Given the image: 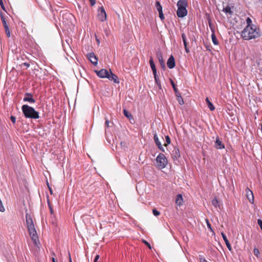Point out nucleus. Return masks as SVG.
<instances>
[{
    "label": "nucleus",
    "instance_id": "3c124183",
    "mask_svg": "<svg viewBox=\"0 0 262 262\" xmlns=\"http://www.w3.org/2000/svg\"><path fill=\"white\" fill-rule=\"evenodd\" d=\"M201 262H208L204 258H201Z\"/></svg>",
    "mask_w": 262,
    "mask_h": 262
},
{
    "label": "nucleus",
    "instance_id": "a19ab883",
    "mask_svg": "<svg viewBox=\"0 0 262 262\" xmlns=\"http://www.w3.org/2000/svg\"><path fill=\"white\" fill-rule=\"evenodd\" d=\"M109 124H110V121L108 119H105V125L106 127H109Z\"/></svg>",
    "mask_w": 262,
    "mask_h": 262
},
{
    "label": "nucleus",
    "instance_id": "f3484780",
    "mask_svg": "<svg viewBox=\"0 0 262 262\" xmlns=\"http://www.w3.org/2000/svg\"><path fill=\"white\" fill-rule=\"evenodd\" d=\"M149 64H150V67L151 68V70L152 71L153 74L154 75L157 74V70H156V66L154 63L153 59L151 57L150 58V59H149Z\"/></svg>",
    "mask_w": 262,
    "mask_h": 262
},
{
    "label": "nucleus",
    "instance_id": "5fc2aeb1",
    "mask_svg": "<svg viewBox=\"0 0 262 262\" xmlns=\"http://www.w3.org/2000/svg\"><path fill=\"white\" fill-rule=\"evenodd\" d=\"M179 93H180L178 92V91H177V93H176V96L177 98H178V96H179Z\"/></svg>",
    "mask_w": 262,
    "mask_h": 262
},
{
    "label": "nucleus",
    "instance_id": "864d4df0",
    "mask_svg": "<svg viewBox=\"0 0 262 262\" xmlns=\"http://www.w3.org/2000/svg\"><path fill=\"white\" fill-rule=\"evenodd\" d=\"M185 51H186V52L187 53H188V52H189V49H188L187 46L186 47V48H185Z\"/></svg>",
    "mask_w": 262,
    "mask_h": 262
},
{
    "label": "nucleus",
    "instance_id": "39448f33",
    "mask_svg": "<svg viewBox=\"0 0 262 262\" xmlns=\"http://www.w3.org/2000/svg\"><path fill=\"white\" fill-rule=\"evenodd\" d=\"M156 162L157 167L159 169H161L166 166L168 161L165 156L163 154L160 153L156 158Z\"/></svg>",
    "mask_w": 262,
    "mask_h": 262
},
{
    "label": "nucleus",
    "instance_id": "412c9836",
    "mask_svg": "<svg viewBox=\"0 0 262 262\" xmlns=\"http://www.w3.org/2000/svg\"><path fill=\"white\" fill-rule=\"evenodd\" d=\"M123 114L128 119L130 120L131 119H133L132 114L125 109L123 110Z\"/></svg>",
    "mask_w": 262,
    "mask_h": 262
},
{
    "label": "nucleus",
    "instance_id": "a878e982",
    "mask_svg": "<svg viewBox=\"0 0 262 262\" xmlns=\"http://www.w3.org/2000/svg\"><path fill=\"white\" fill-rule=\"evenodd\" d=\"M212 204L216 208L219 206V203L216 198H214L212 200Z\"/></svg>",
    "mask_w": 262,
    "mask_h": 262
},
{
    "label": "nucleus",
    "instance_id": "c9c22d12",
    "mask_svg": "<svg viewBox=\"0 0 262 262\" xmlns=\"http://www.w3.org/2000/svg\"><path fill=\"white\" fill-rule=\"evenodd\" d=\"M48 203L49 207V209H50V212H51V214H53V208H52V206H51V204H50V203L49 201H48Z\"/></svg>",
    "mask_w": 262,
    "mask_h": 262
},
{
    "label": "nucleus",
    "instance_id": "de8ad7c7",
    "mask_svg": "<svg viewBox=\"0 0 262 262\" xmlns=\"http://www.w3.org/2000/svg\"><path fill=\"white\" fill-rule=\"evenodd\" d=\"M99 258V256L98 255H97L95 257V259H94V262H97V261L98 260V259Z\"/></svg>",
    "mask_w": 262,
    "mask_h": 262
},
{
    "label": "nucleus",
    "instance_id": "2f4dec72",
    "mask_svg": "<svg viewBox=\"0 0 262 262\" xmlns=\"http://www.w3.org/2000/svg\"><path fill=\"white\" fill-rule=\"evenodd\" d=\"M152 213L155 216H158L160 214V212L156 209L152 210Z\"/></svg>",
    "mask_w": 262,
    "mask_h": 262
},
{
    "label": "nucleus",
    "instance_id": "8fccbe9b",
    "mask_svg": "<svg viewBox=\"0 0 262 262\" xmlns=\"http://www.w3.org/2000/svg\"><path fill=\"white\" fill-rule=\"evenodd\" d=\"M0 5L3 10H5L3 2L2 3V4H0Z\"/></svg>",
    "mask_w": 262,
    "mask_h": 262
},
{
    "label": "nucleus",
    "instance_id": "ddd939ff",
    "mask_svg": "<svg viewBox=\"0 0 262 262\" xmlns=\"http://www.w3.org/2000/svg\"><path fill=\"white\" fill-rule=\"evenodd\" d=\"M167 67L170 69L173 68L175 67V65H176L175 60H174V58L172 55H171L169 57V58L167 60Z\"/></svg>",
    "mask_w": 262,
    "mask_h": 262
},
{
    "label": "nucleus",
    "instance_id": "a18cd8bd",
    "mask_svg": "<svg viewBox=\"0 0 262 262\" xmlns=\"http://www.w3.org/2000/svg\"><path fill=\"white\" fill-rule=\"evenodd\" d=\"M22 65L26 66L27 68H29L30 67V64L27 62H24L22 64Z\"/></svg>",
    "mask_w": 262,
    "mask_h": 262
},
{
    "label": "nucleus",
    "instance_id": "a211bd4d",
    "mask_svg": "<svg viewBox=\"0 0 262 262\" xmlns=\"http://www.w3.org/2000/svg\"><path fill=\"white\" fill-rule=\"evenodd\" d=\"M183 202V199L182 195L180 194H178L177 195L176 199V203L178 206H181Z\"/></svg>",
    "mask_w": 262,
    "mask_h": 262
},
{
    "label": "nucleus",
    "instance_id": "58836bf2",
    "mask_svg": "<svg viewBox=\"0 0 262 262\" xmlns=\"http://www.w3.org/2000/svg\"><path fill=\"white\" fill-rule=\"evenodd\" d=\"M143 243H144L145 245H146L148 246V247L150 249H151V246H150V244H149L147 241H146L144 240V241H143Z\"/></svg>",
    "mask_w": 262,
    "mask_h": 262
},
{
    "label": "nucleus",
    "instance_id": "e433bc0d",
    "mask_svg": "<svg viewBox=\"0 0 262 262\" xmlns=\"http://www.w3.org/2000/svg\"><path fill=\"white\" fill-rule=\"evenodd\" d=\"M10 120L13 123H15L16 121V118L13 116H11L10 117Z\"/></svg>",
    "mask_w": 262,
    "mask_h": 262
},
{
    "label": "nucleus",
    "instance_id": "c03bdc74",
    "mask_svg": "<svg viewBox=\"0 0 262 262\" xmlns=\"http://www.w3.org/2000/svg\"><path fill=\"white\" fill-rule=\"evenodd\" d=\"M2 23L4 28L8 26L7 24L6 20H4L3 21H2Z\"/></svg>",
    "mask_w": 262,
    "mask_h": 262
},
{
    "label": "nucleus",
    "instance_id": "bf43d9fd",
    "mask_svg": "<svg viewBox=\"0 0 262 262\" xmlns=\"http://www.w3.org/2000/svg\"><path fill=\"white\" fill-rule=\"evenodd\" d=\"M164 145L165 146H167V144H165Z\"/></svg>",
    "mask_w": 262,
    "mask_h": 262
},
{
    "label": "nucleus",
    "instance_id": "c85d7f7f",
    "mask_svg": "<svg viewBox=\"0 0 262 262\" xmlns=\"http://www.w3.org/2000/svg\"><path fill=\"white\" fill-rule=\"evenodd\" d=\"M246 22L247 26H255L254 25L252 24V20L249 17L247 18Z\"/></svg>",
    "mask_w": 262,
    "mask_h": 262
},
{
    "label": "nucleus",
    "instance_id": "6ab92c4d",
    "mask_svg": "<svg viewBox=\"0 0 262 262\" xmlns=\"http://www.w3.org/2000/svg\"><path fill=\"white\" fill-rule=\"evenodd\" d=\"M154 78H155V80L156 83L157 85H158V88L160 90H162V85H161L160 81L159 80V77H158V76L157 75V74H156V75H154Z\"/></svg>",
    "mask_w": 262,
    "mask_h": 262
},
{
    "label": "nucleus",
    "instance_id": "4c0bfd02",
    "mask_svg": "<svg viewBox=\"0 0 262 262\" xmlns=\"http://www.w3.org/2000/svg\"><path fill=\"white\" fill-rule=\"evenodd\" d=\"M207 221V227L209 229H210L211 231H212V229L211 228V224L209 223V221L208 220H206Z\"/></svg>",
    "mask_w": 262,
    "mask_h": 262
},
{
    "label": "nucleus",
    "instance_id": "4be33fe9",
    "mask_svg": "<svg viewBox=\"0 0 262 262\" xmlns=\"http://www.w3.org/2000/svg\"><path fill=\"white\" fill-rule=\"evenodd\" d=\"M223 11L224 12L227 14L231 15L233 12L231 11L230 7L227 6L226 8H224Z\"/></svg>",
    "mask_w": 262,
    "mask_h": 262
},
{
    "label": "nucleus",
    "instance_id": "393cba45",
    "mask_svg": "<svg viewBox=\"0 0 262 262\" xmlns=\"http://www.w3.org/2000/svg\"><path fill=\"white\" fill-rule=\"evenodd\" d=\"M155 6L158 12L162 11V7L159 1L156 2Z\"/></svg>",
    "mask_w": 262,
    "mask_h": 262
},
{
    "label": "nucleus",
    "instance_id": "5701e85b",
    "mask_svg": "<svg viewBox=\"0 0 262 262\" xmlns=\"http://www.w3.org/2000/svg\"><path fill=\"white\" fill-rule=\"evenodd\" d=\"M211 38H212V41L213 43L215 45H217L219 42H218L217 38L215 36L214 31H212V33L211 34Z\"/></svg>",
    "mask_w": 262,
    "mask_h": 262
},
{
    "label": "nucleus",
    "instance_id": "2eb2a0df",
    "mask_svg": "<svg viewBox=\"0 0 262 262\" xmlns=\"http://www.w3.org/2000/svg\"><path fill=\"white\" fill-rule=\"evenodd\" d=\"M246 192V196L248 200L250 202H252L254 200V196L253 192L251 190H250L248 188H247L245 190Z\"/></svg>",
    "mask_w": 262,
    "mask_h": 262
},
{
    "label": "nucleus",
    "instance_id": "7c9ffc66",
    "mask_svg": "<svg viewBox=\"0 0 262 262\" xmlns=\"http://www.w3.org/2000/svg\"><path fill=\"white\" fill-rule=\"evenodd\" d=\"M253 252H254V255L256 257H258V255H259V251L258 249H257V248H254V250H253Z\"/></svg>",
    "mask_w": 262,
    "mask_h": 262
},
{
    "label": "nucleus",
    "instance_id": "72a5a7b5",
    "mask_svg": "<svg viewBox=\"0 0 262 262\" xmlns=\"http://www.w3.org/2000/svg\"><path fill=\"white\" fill-rule=\"evenodd\" d=\"M166 142L167 144H169L171 142L170 138L168 136L165 137Z\"/></svg>",
    "mask_w": 262,
    "mask_h": 262
},
{
    "label": "nucleus",
    "instance_id": "b1692460",
    "mask_svg": "<svg viewBox=\"0 0 262 262\" xmlns=\"http://www.w3.org/2000/svg\"><path fill=\"white\" fill-rule=\"evenodd\" d=\"M158 58L160 62V63L161 64V66L163 69H165V63L163 60L162 56L161 55H158Z\"/></svg>",
    "mask_w": 262,
    "mask_h": 262
},
{
    "label": "nucleus",
    "instance_id": "9d476101",
    "mask_svg": "<svg viewBox=\"0 0 262 262\" xmlns=\"http://www.w3.org/2000/svg\"><path fill=\"white\" fill-rule=\"evenodd\" d=\"M88 58L90 60V61L91 62V63L96 66L97 64L98 63V59L95 56V54L94 53H89L88 55Z\"/></svg>",
    "mask_w": 262,
    "mask_h": 262
},
{
    "label": "nucleus",
    "instance_id": "6e6d98bb",
    "mask_svg": "<svg viewBox=\"0 0 262 262\" xmlns=\"http://www.w3.org/2000/svg\"><path fill=\"white\" fill-rule=\"evenodd\" d=\"M69 259H70V262H72V261L71 258V256H70V254H69Z\"/></svg>",
    "mask_w": 262,
    "mask_h": 262
},
{
    "label": "nucleus",
    "instance_id": "13d9d810",
    "mask_svg": "<svg viewBox=\"0 0 262 262\" xmlns=\"http://www.w3.org/2000/svg\"><path fill=\"white\" fill-rule=\"evenodd\" d=\"M3 3V0H0V4H2Z\"/></svg>",
    "mask_w": 262,
    "mask_h": 262
},
{
    "label": "nucleus",
    "instance_id": "f8f14e48",
    "mask_svg": "<svg viewBox=\"0 0 262 262\" xmlns=\"http://www.w3.org/2000/svg\"><path fill=\"white\" fill-rule=\"evenodd\" d=\"M107 78L108 79L110 80L113 81L116 83H118L119 82L117 76L113 73L111 72V70H110L108 76H107Z\"/></svg>",
    "mask_w": 262,
    "mask_h": 262
},
{
    "label": "nucleus",
    "instance_id": "cd10ccee",
    "mask_svg": "<svg viewBox=\"0 0 262 262\" xmlns=\"http://www.w3.org/2000/svg\"><path fill=\"white\" fill-rule=\"evenodd\" d=\"M4 28H5V33H6L7 37H10L11 36V33H10V31L9 27L8 26Z\"/></svg>",
    "mask_w": 262,
    "mask_h": 262
},
{
    "label": "nucleus",
    "instance_id": "49530a36",
    "mask_svg": "<svg viewBox=\"0 0 262 262\" xmlns=\"http://www.w3.org/2000/svg\"><path fill=\"white\" fill-rule=\"evenodd\" d=\"M183 43L184 45L185 48H186V47L187 46V39L185 40H183Z\"/></svg>",
    "mask_w": 262,
    "mask_h": 262
},
{
    "label": "nucleus",
    "instance_id": "37998d69",
    "mask_svg": "<svg viewBox=\"0 0 262 262\" xmlns=\"http://www.w3.org/2000/svg\"><path fill=\"white\" fill-rule=\"evenodd\" d=\"M47 185L48 186V188H49V191H50V192L51 193V194H53V190L52 189V188L50 187V186H49V183L47 182Z\"/></svg>",
    "mask_w": 262,
    "mask_h": 262
},
{
    "label": "nucleus",
    "instance_id": "4d7b16f0",
    "mask_svg": "<svg viewBox=\"0 0 262 262\" xmlns=\"http://www.w3.org/2000/svg\"><path fill=\"white\" fill-rule=\"evenodd\" d=\"M52 261L53 262H56L55 259L54 258H52Z\"/></svg>",
    "mask_w": 262,
    "mask_h": 262
},
{
    "label": "nucleus",
    "instance_id": "f257e3e1",
    "mask_svg": "<svg viewBox=\"0 0 262 262\" xmlns=\"http://www.w3.org/2000/svg\"><path fill=\"white\" fill-rule=\"evenodd\" d=\"M241 36L247 40L256 38L260 36L259 29L256 26H247L241 32Z\"/></svg>",
    "mask_w": 262,
    "mask_h": 262
},
{
    "label": "nucleus",
    "instance_id": "79ce46f5",
    "mask_svg": "<svg viewBox=\"0 0 262 262\" xmlns=\"http://www.w3.org/2000/svg\"><path fill=\"white\" fill-rule=\"evenodd\" d=\"M182 38L183 40H185L187 39L186 36L185 34L184 33H183L182 34Z\"/></svg>",
    "mask_w": 262,
    "mask_h": 262
},
{
    "label": "nucleus",
    "instance_id": "473e14b6",
    "mask_svg": "<svg viewBox=\"0 0 262 262\" xmlns=\"http://www.w3.org/2000/svg\"><path fill=\"white\" fill-rule=\"evenodd\" d=\"M159 17L160 18V19L162 20H164V18H165V17H164V14L163 13V11L159 12Z\"/></svg>",
    "mask_w": 262,
    "mask_h": 262
},
{
    "label": "nucleus",
    "instance_id": "9b49d317",
    "mask_svg": "<svg viewBox=\"0 0 262 262\" xmlns=\"http://www.w3.org/2000/svg\"><path fill=\"white\" fill-rule=\"evenodd\" d=\"M171 154L172 156V158L174 161L177 160L178 158H179L181 157L180 150L179 148L176 147H174Z\"/></svg>",
    "mask_w": 262,
    "mask_h": 262
},
{
    "label": "nucleus",
    "instance_id": "09e8293b",
    "mask_svg": "<svg viewBox=\"0 0 262 262\" xmlns=\"http://www.w3.org/2000/svg\"><path fill=\"white\" fill-rule=\"evenodd\" d=\"M0 5L3 10H5L3 2L2 3V4H0Z\"/></svg>",
    "mask_w": 262,
    "mask_h": 262
},
{
    "label": "nucleus",
    "instance_id": "f704fd0d",
    "mask_svg": "<svg viewBox=\"0 0 262 262\" xmlns=\"http://www.w3.org/2000/svg\"><path fill=\"white\" fill-rule=\"evenodd\" d=\"M257 224L259 226L261 230H262V220L260 219H258L257 220Z\"/></svg>",
    "mask_w": 262,
    "mask_h": 262
},
{
    "label": "nucleus",
    "instance_id": "20e7f679",
    "mask_svg": "<svg viewBox=\"0 0 262 262\" xmlns=\"http://www.w3.org/2000/svg\"><path fill=\"white\" fill-rule=\"evenodd\" d=\"M187 6L188 3L186 0H179L178 2L177 15L179 17L183 18L187 15Z\"/></svg>",
    "mask_w": 262,
    "mask_h": 262
},
{
    "label": "nucleus",
    "instance_id": "7ed1b4c3",
    "mask_svg": "<svg viewBox=\"0 0 262 262\" xmlns=\"http://www.w3.org/2000/svg\"><path fill=\"white\" fill-rule=\"evenodd\" d=\"M22 112L26 118L38 119L39 118V113L35 110L28 105L24 104L21 107Z\"/></svg>",
    "mask_w": 262,
    "mask_h": 262
},
{
    "label": "nucleus",
    "instance_id": "aec40b11",
    "mask_svg": "<svg viewBox=\"0 0 262 262\" xmlns=\"http://www.w3.org/2000/svg\"><path fill=\"white\" fill-rule=\"evenodd\" d=\"M206 102L208 105V107L211 111H214L215 110V107L213 105V104L210 101L209 98L207 97L206 98Z\"/></svg>",
    "mask_w": 262,
    "mask_h": 262
},
{
    "label": "nucleus",
    "instance_id": "4468645a",
    "mask_svg": "<svg viewBox=\"0 0 262 262\" xmlns=\"http://www.w3.org/2000/svg\"><path fill=\"white\" fill-rule=\"evenodd\" d=\"M214 146L216 148L219 149H223L225 148L224 144L220 140L219 137H217L216 138Z\"/></svg>",
    "mask_w": 262,
    "mask_h": 262
},
{
    "label": "nucleus",
    "instance_id": "ea45409f",
    "mask_svg": "<svg viewBox=\"0 0 262 262\" xmlns=\"http://www.w3.org/2000/svg\"><path fill=\"white\" fill-rule=\"evenodd\" d=\"M89 1L92 6H94L96 4V0H89Z\"/></svg>",
    "mask_w": 262,
    "mask_h": 262
},
{
    "label": "nucleus",
    "instance_id": "c756f323",
    "mask_svg": "<svg viewBox=\"0 0 262 262\" xmlns=\"http://www.w3.org/2000/svg\"><path fill=\"white\" fill-rule=\"evenodd\" d=\"M171 84L172 86L174 91L176 93H177V91H178V90L177 88H176L174 82L171 80Z\"/></svg>",
    "mask_w": 262,
    "mask_h": 262
},
{
    "label": "nucleus",
    "instance_id": "6e6552de",
    "mask_svg": "<svg viewBox=\"0 0 262 262\" xmlns=\"http://www.w3.org/2000/svg\"><path fill=\"white\" fill-rule=\"evenodd\" d=\"M23 101L24 102H28L30 103H34L35 102V100L33 98V95L29 93H26L25 94Z\"/></svg>",
    "mask_w": 262,
    "mask_h": 262
},
{
    "label": "nucleus",
    "instance_id": "0eeeda50",
    "mask_svg": "<svg viewBox=\"0 0 262 262\" xmlns=\"http://www.w3.org/2000/svg\"><path fill=\"white\" fill-rule=\"evenodd\" d=\"M95 72L96 73L97 76L101 78H107V76H108V74L110 72V70L107 71L105 69H101L100 71H95Z\"/></svg>",
    "mask_w": 262,
    "mask_h": 262
},
{
    "label": "nucleus",
    "instance_id": "bb28decb",
    "mask_svg": "<svg viewBox=\"0 0 262 262\" xmlns=\"http://www.w3.org/2000/svg\"><path fill=\"white\" fill-rule=\"evenodd\" d=\"M179 96H178V98H177V101H178L180 105H183L184 104V101L183 99V98L181 96L180 93H179Z\"/></svg>",
    "mask_w": 262,
    "mask_h": 262
},
{
    "label": "nucleus",
    "instance_id": "dca6fc26",
    "mask_svg": "<svg viewBox=\"0 0 262 262\" xmlns=\"http://www.w3.org/2000/svg\"><path fill=\"white\" fill-rule=\"evenodd\" d=\"M221 235H222V236L226 244V245L227 246L228 250L230 251H232V247H231V246L229 242V241L228 240V238L226 236V235H225V234L223 232H222L221 233Z\"/></svg>",
    "mask_w": 262,
    "mask_h": 262
},
{
    "label": "nucleus",
    "instance_id": "1a4fd4ad",
    "mask_svg": "<svg viewBox=\"0 0 262 262\" xmlns=\"http://www.w3.org/2000/svg\"><path fill=\"white\" fill-rule=\"evenodd\" d=\"M154 141L156 144V145L158 146V148L162 151L163 152H164L165 151V149L164 148H163V145H162V144L161 143L160 141H159V138H158V135L156 133H155L154 134Z\"/></svg>",
    "mask_w": 262,
    "mask_h": 262
},
{
    "label": "nucleus",
    "instance_id": "f03ea898",
    "mask_svg": "<svg viewBox=\"0 0 262 262\" xmlns=\"http://www.w3.org/2000/svg\"><path fill=\"white\" fill-rule=\"evenodd\" d=\"M26 221L30 236L32 240L33 241L34 244L35 245H37V242H38V239L36 231L34 227L32 218L31 215L28 213L26 214Z\"/></svg>",
    "mask_w": 262,
    "mask_h": 262
},
{
    "label": "nucleus",
    "instance_id": "423d86ee",
    "mask_svg": "<svg viewBox=\"0 0 262 262\" xmlns=\"http://www.w3.org/2000/svg\"><path fill=\"white\" fill-rule=\"evenodd\" d=\"M98 18L101 21H104L106 19V14L103 7H101L98 9Z\"/></svg>",
    "mask_w": 262,
    "mask_h": 262
},
{
    "label": "nucleus",
    "instance_id": "603ef678",
    "mask_svg": "<svg viewBox=\"0 0 262 262\" xmlns=\"http://www.w3.org/2000/svg\"><path fill=\"white\" fill-rule=\"evenodd\" d=\"M1 19H2V21H3L4 20H5V18H4V17L3 16L2 14L1 13Z\"/></svg>",
    "mask_w": 262,
    "mask_h": 262
}]
</instances>
